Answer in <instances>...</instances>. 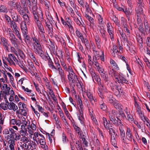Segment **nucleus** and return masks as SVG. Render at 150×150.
I'll return each instance as SVG.
<instances>
[{
  "instance_id": "nucleus-51",
  "label": "nucleus",
  "mask_w": 150,
  "mask_h": 150,
  "mask_svg": "<svg viewBox=\"0 0 150 150\" xmlns=\"http://www.w3.org/2000/svg\"><path fill=\"white\" fill-rule=\"evenodd\" d=\"M50 46L51 47V50H52L53 52H55V43L54 42L50 41Z\"/></svg>"
},
{
  "instance_id": "nucleus-15",
  "label": "nucleus",
  "mask_w": 150,
  "mask_h": 150,
  "mask_svg": "<svg viewBox=\"0 0 150 150\" xmlns=\"http://www.w3.org/2000/svg\"><path fill=\"white\" fill-rule=\"evenodd\" d=\"M99 31L102 37L105 40H107V38L106 36V31L105 30L103 26H101L99 29Z\"/></svg>"
},
{
  "instance_id": "nucleus-9",
  "label": "nucleus",
  "mask_w": 150,
  "mask_h": 150,
  "mask_svg": "<svg viewBox=\"0 0 150 150\" xmlns=\"http://www.w3.org/2000/svg\"><path fill=\"white\" fill-rule=\"evenodd\" d=\"M35 53L38 54L43 51L41 45H38L33 46Z\"/></svg>"
},
{
  "instance_id": "nucleus-35",
  "label": "nucleus",
  "mask_w": 150,
  "mask_h": 150,
  "mask_svg": "<svg viewBox=\"0 0 150 150\" xmlns=\"http://www.w3.org/2000/svg\"><path fill=\"white\" fill-rule=\"evenodd\" d=\"M99 104L100 108L102 110L104 111L107 110V107L105 103L100 102Z\"/></svg>"
},
{
  "instance_id": "nucleus-5",
  "label": "nucleus",
  "mask_w": 150,
  "mask_h": 150,
  "mask_svg": "<svg viewBox=\"0 0 150 150\" xmlns=\"http://www.w3.org/2000/svg\"><path fill=\"white\" fill-rule=\"evenodd\" d=\"M107 30L111 39H114V32L112 26L110 23H108L107 25Z\"/></svg>"
},
{
  "instance_id": "nucleus-57",
  "label": "nucleus",
  "mask_w": 150,
  "mask_h": 150,
  "mask_svg": "<svg viewBox=\"0 0 150 150\" xmlns=\"http://www.w3.org/2000/svg\"><path fill=\"white\" fill-rule=\"evenodd\" d=\"M95 40L97 45H99L100 44V39L98 35H96L95 37Z\"/></svg>"
},
{
  "instance_id": "nucleus-2",
  "label": "nucleus",
  "mask_w": 150,
  "mask_h": 150,
  "mask_svg": "<svg viewBox=\"0 0 150 150\" xmlns=\"http://www.w3.org/2000/svg\"><path fill=\"white\" fill-rule=\"evenodd\" d=\"M144 28L143 24H141L138 28L139 31L141 33L142 35L145 36L146 35L149 34L150 33V26L148 22H144Z\"/></svg>"
},
{
  "instance_id": "nucleus-11",
  "label": "nucleus",
  "mask_w": 150,
  "mask_h": 150,
  "mask_svg": "<svg viewBox=\"0 0 150 150\" xmlns=\"http://www.w3.org/2000/svg\"><path fill=\"white\" fill-rule=\"evenodd\" d=\"M8 62L11 65H15V63L13 61L15 57L13 54H8Z\"/></svg>"
},
{
  "instance_id": "nucleus-62",
  "label": "nucleus",
  "mask_w": 150,
  "mask_h": 150,
  "mask_svg": "<svg viewBox=\"0 0 150 150\" xmlns=\"http://www.w3.org/2000/svg\"><path fill=\"white\" fill-rule=\"evenodd\" d=\"M48 89L50 91L49 92V94L53 98H55V96L54 94V92L52 90V89L51 88H48Z\"/></svg>"
},
{
  "instance_id": "nucleus-53",
  "label": "nucleus",
  "mask_w": 150,
  "mask_h": 150,
  "mask_svg": "<svg viewBox=\"0 0 150 150\" xmlns=\"http://www.w3.org/2000/svg\"><path fill=\"white\" fill-rule=\"evenodd\" d=\"M98 18L99 24L101 25H103L104 23V22L103 20V18L100 15H98Z\"/></svg>"
},
{
  "instance_id": "nucleus-13",
  "label": "nucleus",
  "mask_w": 150,
  "mask_h": 150,
  "mask_svg": "<svg viewBox=\"0 0 150 150\" xmlns=\"http://www.w3.org/2000/svg\"><path fill=\"white\" fill-rule=\"evenodd\" d=\"M86 95L89 100L92 103H93V102H95L96 99L93 98L92 93L90 91H87L86 92Z\"/></svg>"
},
{
  "instance_id": "nucleus-25",
  "label": "nucleus",
  "mask_w": 150,
  "mask_h": 150,
  "mask_svg": "<svg viewBox=\"0 0 150 150\" xmlns=\"http://www.w3.org/2000/svg\"><path fill=\"white\" fill-rule=\"evenodd\" d=\"M121 25L122 28L128 25L127 20L122 17L121 18Z\"/></svg>"
},
{
  "instance_id": "nucleus-63",
  "label": "nucleus",
  "mask_w": 150,
  "mask_h": 150,
  "mask_svg": "<svg viewBox=\"0 0 150 150\" xmlns=\"http://www.w3.org/2000/svg\"><path fill=\"white\" fill-rule=\"evenodd\" d=\"M21 136L18 133H16L15 136L14 137V138L13 139L17 141L20 139Z\"/></svg>"
},
{
  "instance_id": "nucleus-16",
  "label": "nucleus",
  "mask_w": 150,
  "mask_h": 150,
  "mask_svg": "<svg viewBox=\"0 0 150 150\" xmlns=\"http://www.w3.org/2000/svg\"><path fill=\"white\" fill-rule=\"evenodd\" d=\"M120 130V137L122 140L123 141V142L124 143H126L127 142L126 139L125 137V132L124 130L122 129L119 128Z\"/></svg>"
},
{
  "instance_id": "nucleus-50",
  "label": "nucleus",
  "mask_w": 150,
  "mask_h": 150,
  "mask_svg": "<svg viewBox=\"0 0 150 150\" xmlns=\"http://www.w3.org/2000/svg\"><path fill=\"white\" fill-rule=\"evenodd\" d=\"M129 28V27L128 25L122 28L124 31L125 33H127V35L130 34V32Z\"/></svg>"
},
{
  "instance_id": "nucleus-33",
  "label": "nucleus",
  "mask_w": 150,
  "mask_h": 150,
  "mask_svg": "<svg viewBox=\"0 0 150 150\" xmlns=\"http://www.w3.org/2000/svg\"><path fill=\"white\" fill-rule=\"evenodd\" d=\"M28 2H29V3L30 4H29V5L30 4L31 5V4L30 0H21V4L25 8L27 6V3H28Z\"/></svg>"
},
{
  "instance_id": "nucleus-3",
  "label": "nucleus",
  "mask_w": 150,
  "mask_h": 150,
  "mask_svg": "<svg viewBox=\"0 0 150 150\" xmlns=\"http://www.w3.org/2000/svg\"><path fill=\"white\" fill-rule=\"evenodd\" d=\"M144 28L143 24H141L138 28L139 31L141 33L142 35L145 36L146 35L149 34L150 33V26L148 22H144Z\"/></svg>"
},
{
  "instance_id": "nucleus-47",
  "label": "nucleus",
  "mask_w": 150,
  "mask_h": 150,
  "mask_svg": "<svg viewBox=\"0 0 150 150\" xmlns=\"http://www.w3.org/2000/svg\"><path fill=\"white\" fill-rule=\"evenodd\" d=\"M119 115L118 116V117L119 118L121 117V118L123 119H124L126 118V116L125 115V113L123 112L122 110H120L119 111Z\"/></svg>"
},
{
  "instance_id": "nucleus-29",
  "label": "nucleus",
  "mask_w": 150,
  "mask_h": 150,
  "mask_svg": "<svg viewBox=\"0 0 150 150\" xmlns=\"http://www.w3.org/2000/svg\"><path fill=\"white\" fill-rule=\"evenodd\" d=\"M1 42L2 44L6 48V50H8V45L7 41L4 38H1Z\"/></svg>"
},
{
  "instance_id": "nucleus-19",
  "label": "nucleus",
  "mask_w": 150,
  "mask_h": 150,
  "mask_svg": "<svg viewBox=\"0 0 150 150\" xmlns=\"http://www.w3.org/2000/svg\"><path fill=\"white\" fill-rule=\"evenodd\" d=\"M35 23L36 24L37 26L38 27V28L39 30V33H42L44 32V31H45L41 21Z\"/></svg>"
},
{
  "instance_id": "nucleus-60",
  "label": "nucleus",
  "mask_w": 150,
  "mask_h": 150,
  "mask_svg": "<svg viewBox=\"0 0 150 150\" xmlns=\"http://www.w3.org/2000/svg\"><path fill=\"white\" fill-rule=\"evenodd\" d=\"M96 69L98 71L99 73H103V72H104V69L101 66H99L97 67Z\"/></svg>"
},
{
  "instance_id": "nucleus-46",
  "label": "nucleus",
  "mask_w": 150,
  "mask_h": 150,
  "mask_svg": "<svg viewBox=\"0 0 150 150\" xmlns=\"http://www.w3.org/2000/svg\"><path fill=\"white\" fill-rule=\"evenodd\" d=\"M22 17L25 21L24 23H29V18L28 14H26L22 16Z\"/></svg>"
},
{
  "instance_id": "nucleus-22",
  "label": "nucleus",
  "mask_w": 150,
  "mask_h": 150,
  "mask_svg": "<svg viewBox=\"0 0 150 150\" xmlns=\"http://www.w3.org/2000/svg\"><path fill=\"white\" fill-rule=\"evenodd\" d=\"M112 125H110V127L108 129L109 130V135L110 136V137L117 136V134H115V131L112 128Z\"/></svg>"
},
{
  "instance_id": "nucleus-64",
  "label": "nucleus",
  "mask_w": 150,
  "mask_h": 150,
  "mask_svg": "<svg viewBox=\"0 0 150 150\" xmlns=\"http://www.w3.org/2000/svg\"><path fill=\"white\" fill-rule=\"evenodd\" d=\"M16 6L18 12L20 11L21 10L23 9V8L21 6L20 3H19V4H17L16 5Z\"/></svg>"
},
{
  "instance_id": "nucleus-28",
  "label": "nucleus",
  "mask_w": 150,
  "mask_h": 150,
  "mask_svg": "<svg viewBox=\"0 0 150 150\" xmlns=\"http://www.w3.org/2000/svg\"><path fill=\"white\" fill-rule=\"evenodd\" d=\"M100 88H98V93L99 96L101 98H103V96L102 93V92L103 90H104V87L103 84V88L101 86H99Z\"/></svg>"
},
{
  "instance_id": "nucleus-56",
  "label": "nucleus",
  "mask_w": 150,
  "mask_h": 150,
  "mask_svg": "<svg viewBox=\"0 0 150 150\" xmlns=\"http://www.w3.org/2000/svg\"><path fill=\"white\" fill-rule=\"evenodd\" d=\"M23 62H19L18 63V64L19 65V66L22 69H23L24 70H25V71H27L28 70L27 68L25 67H24L23 65Z\"/></svg>"
},
{
  "instance_id": "nucleus-23",
  "label": "nucleus",
  "mask_w": 150,
  "mask_h": 150,
  "mask_svg": "<svg viewBox=\"0 0 150 150\" xmlns=\"http://www.w3.org/2000/svg\"><path fill=\"white\" fill-rule=\"evenodd\" d=\"M82 42L85 44L86 48L87 49H89L91 48V46L88 40L86 38H83L81 40Z\"/></svg>"
},
{
  "instance_id": "nucleus-1",
  "label": "nucleus",
  "mask_w": 150,
  "mask_h": 150,
  "mask_svg": "<svg viewBox=\"0 0 150 150\" xmlns=\"http://www.w3.org/2000/svg\"><path fill=\"white\" fill-rule=\"evenodd\" d=\"M37 9H32V13L33 15L34 21L35 23L40 22L39 20L40 18L41 21H43V17L42 11L40 10L38 12L37 11Z\"/></svg>"
},
{
  "instance_id": "nucleus-10",
  "label": "nucleus",
  "mask_w": 150,
  "mask_h": 150,
  "mask_svg": "<svg viewBox=\"0 0 150 150\" xmlns=\"http://www.w3.org/2000/svg\"><path fill=\"white\" fill-rule=\"evenodd\" d=\"M85 17L90 22V26L91 28H93L94 25V20L93 18L88 15V14H86L85 15Z\"/></svg>"
},
{
  "instance_id": "nucleus-42",
  "label": "nucleus",
  "mask_w": 150,
  "mask_h": 150,
  "mask_svg": "<svg viewBox=\"0 0 150 150\" xmlns=\"http://www.w3.org/2000/svg\"><path fill=\"white\" fill-rule=\"evenodd\" d=\"M33 42L32 43V45H40V43L38 39L35 37L33 38Z\"/></svg>"
},
{
  "instance_id": "nucleus-36",
  "label": "nucleus",
  "mask_w": 150,
  "mask_h": 150,
  "mask_svg": "<svg viewBox=\"0 0 150 150\" xmlns=\"http://www.w3.org/2000/svg\"><path fill=\"white\" fill-rule=\"evenodd\" d=\"M10 108H8L10 110L12 109L14 111H15L18 109V107L13 102H11L10 103Z\"/></svg>"
},
{
  "instance_id": "nucleus-54",
  "label": "nucleus",
  "mask_w": 150,
  "mask_h": 150,
  "mask_svg": "<svg viewBox=\"0 0 150 150\" xmlns=\"http://www.w3.org/2000/svg\"><path fill=\"white\" fill-rule=\"evenodd\" d=\"M8 4V5L12 8L15 7L16 4V3L15 2L13 1H9Z\"/></svg>"
},
{
  "instance_id": "nucleus-32",
  "label": "nucleus",
  "mask_w": 150,
  "mask_h": 150,
  "mask_svg": "<svg viewBox=\"0 0 150 150\" xmlns=\"http://www.w3.org/2000/svg\"><path fill=\"white\" fill-rule=\"evenodd\" d=\"M113 105L115 108L117 110H118L119 111L120 110H122V109L121 107L122 105L120 103L115 102Z\"/></svg>"
},
{
  "instance_id": "nucleus-31",
  "label": "nucleus",
  "mask_w": 150,
  "mask_h": 150,
  "mask_svg": "<svg viewBox=\"0 0 150 150\" xmlns=\"http://www.w3.org/2000/svg\"><path fill=\"white\" fill-rule=\"evenodd\" d=\"M103 122L104 125L105 126V128L106 129H108V128L110 127L109 126V121L108 122L106 118L105 117L103 118Z\"/></svg>"
},
{
  "instance_id": "nucleus-18",
  "label": "nucleus",
  "mask_w": 150,
  "mask_h": 150,
  "mask_svg": "<svg viewBox=\"0 0 150 150\" xmlns=\"http://www.w3.org/2000/svg\"><path fill=\"white\" fill-rule=\"evenodd\" d=\"M10 39L11 42V43L15 47H18V45L16 43L17 39L16 38L14 35H12L11 37H9Z\"/></svg>"
},
{
  "instance_id": "nucleus-21",
  "label": "nucleus",
  "mask_w": 150,
  "mask_h": 150,
  "mask_svg": "<svg viewBox=\"0 0 150 150\" xmlns=\"http://www.w3.org/2000/svg\"><path fill=\"white\" fill-rule=\"evenodd\" d=\"M26 23L22 22L21 25V27L23 33L28 32Z\"/></svg>"
},
{
  "instance_id": "nucleus-30",
  "label": "nucleus",
  "mask_w": 150,
  "mask_h": 150,
  "mask_svg": "<svg viewBox=\"0 0 150 150\" xmlns=\"http://www.w3.org/2000/svg\"><path fill=\"white\" fill-rule=\"evenodd\" d=\"M110 62L113 68L117 70L119 69V68L117 63L114 60L112 59H110Z\"/></svg>"
},
{
  "instance_id": "nucleus-40",
  "label": "nucleus",
  "mask_w": 150,
  "mask_h": 150,
  "mask_svg": "<svg viewBox=\"0 0 150 150\" xmlns=\"http://www.w3.org/2000/svg\"><path fill=\"white\" fill-rule=\"evenodd\" d=\"M112 21L118 27H120V26L121 25L119 21V20L116 16H113L112 18Z\"/></svg>"
},
{
  "instance_id": "nucleus-27",
  "label": "nucleus",
  "mask_w": 150,
  "mask_h": 150,
  "mask_svg": "<svg viewBox=\"0 0 150 150\" xmlns=\"http://www.w3.org/2000/svg\"><path fill=\"white\" fill-rule=\"evenodd\" d=\"M38 54L40 55L43 59L45 61H47L48 58L50 57L47 53V55H45L43 51Z\"/></svg>"
},
{
  "instance_id": "nucleus-20",
  "label": "nucleus",
  "mask_w": 150,
  "mask_h": 150,
  "mask_svg": "<svg viewBox=\"0 0 150 150\" xmlns=\"http://www.w3.org/2000/svg\"><path fill=\"white\" fill-rule=\"evenodd\" d=\"M120 34L122 38L124 41L125 42H127V47L128 48H129V47L128 44L129 43V42L127 39V37L125 33L123 31H122L121 32H120Z\"/></svg>"
},
{
  "instance_id": "nucleus-61",
  "label": "nucleus",
  "mask_w": 150,
  "mask_h": 150,
  "mask_svg": "<svg viewBox=\"0 0 150 150\" xmlns=\"http://www.w3.org/2000/svg\"><path fill=\"white\" fill-rule=\"evenodd\" d=\"M11 27H13V30L17 28L16 24L13 21H11Z\"/></svg>"
},
{
  "instance_id": "nucleus-49",
  "label": "nucleus",
  "mask_w": 150,
  "mask_h": 150,
  "mask_svg": "<svg viewBox=\"0 0 150 150\" xmlns=\"http://www.w3.org/2000/svg\"><path fill=\"white\" fill-rule=\"evenodd\" d=\"M122 90H120L119 91H115L114 94L115 95L118 97H120L121 96V94L122 93Z\"/></svg>"
},
{
  "instance_id": "nucleus-12",
  "label": "nucleus",
  "mask_w": 150,
  "mask_h": 150,
  "mask_svg": "<svg viewBox=\"0 0 150 150\" xmlns=\"http://www.w3.org/2000/svg\"><path fill=\"white\" fill-rule=\"evenodd\" d=\"M126 138L129 141H132L133 139V136L132 134L131 129L127 128L126 133Z\"/></svg>"
},
{
  "instance_id": "nucleus-48",
  "label": "nucleus",
  "mask_w": 150,
  "mask_h": 150,
  "mask_svg": "<svg viewBox=\"0 0 150 150\" xmlns=\"http://www.w3.org/2000/svg\"><path fill=\"white\" fill-rule=\"evenodd\" d=\"M116 71H115L113 69H112L110 67H109L108 69V73L109 75L111 76H113L115 73Z\"/></svg>"
},
{
  "instance_id": "nucleus-45",
  "label": "nucleus",
  "mask_w": 150,
  "mask_h": 150,
  "mask_svg": "<svg viewBox=\"0 0 150 150\" xmlns=\"http://www.w3.org/2000/svg\"><path fill=\"white\" fill-rule=\"evenodd\" d=\"M142 6H138V7L136 9V12L137 14H142L143 13Z\"/></svg>"
},
{
  "instance_id": "nucleus-34",
  "label": "nucleus",
  "mask_w": 150,
  "mask_h": 150,
  "mask_svg": "<svg viewBox=\"0 0 150 150\" xmlns=\"http://www.w3.org/2000/svg\"><path fill=\"white\" fill-rule=\"evenodd\" d=\"M67 11L69 13L71 17L74 16L75 15L73 9L70 7H66Z\"/></svg>"
},
{
  "instance_id": "nucleus-39",
  "label": "nucleus",
  "mask_w": 150,
  "mask_h": 150,
  "mask_svg": "<svg viewBox=\"0 0 150 150\" xmlns=\"http://www.w3.org/2000/svg\"><path fill=\"white\" fill-rule=\"evenodd\" d=\"M116 137V136L111 137V142L112 145L114 146H116L117 144Z\"/></svg>"
},
{
  "instance_id": "nucleus-59",
  "label": "nucleus",
  "mask_w": 150,
  "mask_h": 150,
  "mask_svg": "<svg viewBox=\"0 0 150 150\" xmlns=\"http://www.w3.org/2000/svg\"><path fill=\"white\" fill-rule=\"evenodd\" d=\"M7 74L9 76L10 81L11 82V84L12 85V83H13V82L14 80V78L13 76L9 72L7 73Z\"/></svg>"
},
{
  "instance_id": "nucleus-24",
  "label": "nucleus",
  "mask_w": 150,
  "mask_h": 150,
  "mask_svg": "<svg viewBox=\"0 0 150 150\" xmlns=\"http://www.w3.org/2000/svg\"><path fill=\"white\" fill-rule=\"evenodd\" d=\"M73 127L78 135H80V137H81L82 134V132L81 129L75 124L73 125Z\"/></svg>"
},
{
  "instance_id": "nucleus-44",
  "label": "nucleus",
  "mask_w": 150,
  "mask_h": 150,
  "mask_svg": "<svg viewBox=\"0 0 150 150\" xmlns=\"http://www.w3.org/2000/svg\"><path fill=\"white\" fill-rule=\"evenodd\" d=\"M31 2L32 3L33 6L32 9H37L38 7L37 6V0H31Z\"/></svg>"
},
{
  "instance_id": "nucleus-7",
  "label": "nucleus",
  "mask_w": 150,
  "mask_h": 150,
  "mask_svg": "<svg viewBox=\"0 0 150 150\" xmlns=\"http://www.w3.org/2000/svg\"><path fill=\"white\" fill-rule=\"evenodd\" d=\"M93 80H94V79H95V80L97 82L98 85L99 86H101L103 88V83H102L100 78V76L99 74H96L94 76L92 77Z\"/></svg>"
},
{
  "instance_id": "nucleus-43",
  "label": "nucleus",
  "mask_w": 150,
  "mask_h": 150,
  "mask_svg": "<svg viewBox=\"0 0 150 150\" xmlns=\"http://www.w3.org/2000/svg\"><path fill=\"white\" fill-rule=\"evenodd\" d=\"M125 118L129 122H132L134 120L133 116L130 113L129 114V115H127V117H126Z\"/></svg>"
},
{
  "instance_id": "nucleus-17",
  "label": "nucleus",
  "mask_w": 150,
  "mask_h": 150,
  "mask_svg": "<svg viewBox=\"0 0 150 150\" xmlns=\"http://www.w3.org/2000/svg\"><path fill=\"white\" fill-rule=\"evenodd\" d=\"M24 40L27 44H29L31 43L30 38L28 35V32L23 33Z\"/></svg>"
},
{
  "instance_id": "nucleus-14",
  "label": "nucleus",
  "mask_w": 150,
  "mask_h": 150,
  "mask_svg": "<svg viewBox=\"0 0 150 150\" xmlns=\"http://www.w3.org/2000/svg\"><path fill=\"white\" fill-rule=\"evenodd\" d=\"M57 70L59 71V74L60 76L61 80L65 81L66 79V75L64 74V71L62 69L61 67L58 68Z\"/></svg>"
},
{
  "instance_id": "nucleus-55",
  "label": "nucleus",
  "mask_w": 150,
  "mask_h": 150,
  "mask_svg": "<svg viewBox=\"0 0 150 150\" xmlns=\"http://www.w3.org/2000/svg\"><path fill=\"white\" fill-rule=\"evenodd\" d=\"M74 20L77 25L79 26H81V25L82 26H83V24L78 18H75Z\"/></svg>"
},
{
  "instance_id": "nucleus-6",
  "label": "nucleus",
  "mask_w": 150,
  "mask_h": 150,
  "mask_svg": "<svg viewBox=\"0 0 150 150\" xmlns=\"http://www.w3.org/2000/svg\"><path fill=\"white\" fill-rule=\"evenodd\" d=\"M65 19L66 20V22L67 23L68 25H67V28H69V31L71 32L72 31L74 30V28L72 25V21L70 19V18L67 17L66 16L65 17Z\"/></svg>"
},
{
  "instance_id": "nucleus-41",
  "label": "nucleus",
  "mask_w": 150,
  "mask_h": 150,
  "mask_svg": "<svg viewBox=\"0 0 150 150\" xmlns=\"http://www.w3.org/2000/svg\"><path fill=\"white\" fill-rule=\"evenodd\" d=\"M99 74L101 78L103 79L105 82L108 81V76H106L104 72H103V73H100Z\"/></svg>"
},
{
  "instance_id": "nucleus-26",
  "label": "nucleus",
  "mask_w": 150,
  "mask_h": 150,
  "mask_svg": "<svg viewBox=\"0 0 150 150\" xmlns=\"http://www.w3.org/2000/svg\"><path fill=\"white\" fill-rule=\"evenodd\" d=\"M45 22L46 24V25L49 28L50 31L51 29H52V28L51 23L49 21L48 18L46 17V19L45 20Z\"/></svg>"
},
{
  "instance_id": "nucleus-58",
  "label": "nucleus",
  "mask_w": 150,
  "mask_h": 150,
  "mask_svg": "<svg viewBox=\"0 0 150 150\" xmlns=\"http://www.w3.org/2000/svg\"><path fill=\"white\" fill-rule=\"evenodd\" d=\"M39 33L41 37V38L42 40L44 42H46V39L45 35V31H44V32L42 33Z\"/></svg>"
},
{
  "instance_id": "nucleus-37",
  "label": "nucleus",
  "mask_w": 150,
  "mask_h": 150,
  "mask_svg": "<svg viewBox=\"0 0 150 150\" xmlns=\"http://www.w3.org/2000/svg\"><path fill=\"white\" fill-rule=\"evenodd\" d=\"M76 36L82 40V39L83 38V36L81 33L78 29H76L75 32Z\"/></svg>"
},
{
  "instance_id": "nucleus-52",
  "label": "nucleus",
  "mask_w": 150,
  "mask_h": 150,
  "mask_svg": "<svg viewBox=\"0 0 150 150\" xmlns=\"http://www.w3.org/2000/svg\"><path fill=\"white\" fill-rule=\"evenodd\" d=\"M113 87H114V88H112L111 87L112 90L113 91H114V89H115V91H119L120 90H122L121 89V87L120 86L114 85V86H113Z\"/></svg>"
},
{
  "instance_id": "nucleus-38",
  "label": "nucleus",
  "mask_w": 150,
  "mask_h": 150,
  "mask_svg": "<svg viewBox=\"0 0 150 150\" xmlns=\"http://www.w3.org/2000/svg\"><path fill=\"white\" fill-rule=\"evenodd\" d=\"M8 10L6 7L3 5H0V12L6 13Z\"/></svg>"
},
{
  "instance_id": "nucleus-8",
  "label": "nucleus",
  "mask_w": 150,
  "mask_h": 150,
  "mask_svg": "<svg viewBox=\"0 0 150 150\" xmlns=\"http://www.w3.org/2000/svg\"><path fill=\"white\" fill-rule=\"evenodd\" d=\"M116 118L117 119V120L116 118H115V119H112L110 121L113 125L116 126H118L119 125L120 126H123V125L122 123V121L117 116L116 117Z\"/></svg>"
},
{
  "instance_id": "nucleus-4",
  "label": "nucleus",
  "mask_w": 150,
  "mask_h": 150,
  "mask_svg": "<svg viewBox=\"0 0 150 150\" xmlns=\"http://www.w3.org/2000/svg\"><path fill=\"white\" fill-rule=\"evenodd\" d=\"M67 76L68 80L70 82L71 84L73 83L75 80L78 79L77 76L74 72H69Z\"/></svg>"
}]
</instances>
